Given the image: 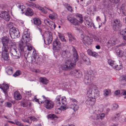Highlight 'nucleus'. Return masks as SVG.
Returning a JSON list of instances; mask_svg holds the SVG:
<instances>
[{"mask_svg": "<svg viewBox=\"0 0 126 126\" xmlns=\"http://www.w3.org/2000/svg\"><path fill=\"white\" fill-rule=\"evenodd\" d=\"M31 40V37L29 32L28 31L24 32L23 33L21 41L19 44V47L22 50L23 48L24 43L27 45V44Z\"/></svg>", "mask_w": 126, "mask_h": 126, "instance_id": "f257e3e1", "label": "nucleus"}, {"mask_svg": "<svg viewBox=\"0 0 126 126\" xmlns=\"http://www.w3.org/2000/svg\"><path fill=\"white\" fill-rule=\"evenodd\" d=\"M102 108H100L99 107H97V108L93 107V116L94 117L93 118L94 119L97 120L99 119H103L105 116V114L104 113H101L102 112L103 109V106H101Z\"/></svg>", "mask_w": 126, "mask_h": 126, "instance_id": "f03ea898", "label": "nucleus"}, {"mask_svg": "<svg viewBox=\"0 0 126 126\" xmlns=\"http://www.w3.org/2000/svg\"><path fill=\"white\" fill-rule=\"evenodd\" d=\"M76 61H72L68 60H66L64 63L60 65V66L63 70H68L71 69L75 66Z\"/></svg>", "mask_w": 126, "mask_h": 126, "instance_id": "7ed1b4c3", "label": "nucleus"}, {"mask_svg": "<svg viewBox=\"0 0 126 126\" xmlns=\"http://www.w3.org/2000/svg\"><path fill=\"white\" fill-rule=\"evenodd\" d=\"M94 78L93 72L91 70H90L88 71L87 75L85 76L84 82L87 85L92 81Z\"/></svg>", "mask_w": 126, "mask_h": 126, "instance_id": "20e7f679", "label": "nucleus"}, {"mask_svg": "<svg viewBox=\"0 0 126 126\" xmlns=\"http://www.w3.org/2000/svg\"><path fill=\"white\" fill-rule=\"evenodd\" d=\"M52 33L50 32L46 31L44 33V41L45 44L48 45L51 43L52 40Z\"/></svg>", "mask_w": 126, "mask_h": 126, "instance_id": "39448f33", "label": "nucleus"}, {"mask_svg": "<svg viewBox=\"0 0 126 126\" xmlns=\"http://www.w3.org/2000/svg\"><path fill=\"white\" fill-rule=\"evenodd\" d=\"M112 28L115 31L119 30L122 26V23L119 19H115L112 23Z\"/></svg>", "mask_w": 126, "mask_h": 126, "instance_id": "423d86ee", "label": "nucleus"}, {"mask_svg": "<svg viewBox=\"0 0 126 126\" xmlns=\"http://www.w3.org/2000/svg\"><path fill=\"white\" fill-rule=\"evenodd\" d=\"M42 97L45 100L44 101H41V103H45L44 106L46 109L48 110H51L52 109L54 105L53 102L51 101L47 100L44 95H43Z\"/></svg>", "mask_w": 126, "mask_h": 126, "instance_id": "0eeeda50", "label": "nucleus"}, {"mask_svg": "<svg viewBox=\"0 0 126 126\" xmlns=\"http://www.w3.org/2000/svg\"><path fill=\"white\" fill-rule=\"evenodd\" d=\"M9 33L11 38L13 39L19 37L20 36L19 31L14 27H13L10 29Z\"/></svg>", "mask_w": 126, "mask_h": 126, "instance_id": "6e6552de", "label": "nucleus"}, {"mask_svg": "<svg viewBox=\"0 0 126 126\" xmlns=\"http://www.w3.org/2000/svg\"><path fill=\"white\" fill-rule=\"evenodd\" d=\"M119 0H103V5L104 7L106 8L111 9L112 7L111 4H110L108 2H110L113 3H117L119 1Z\"/></svg>", "mask_w": 126, "mask_h": 126, "instance_id": "1a4fd4ad", "label": "nucleus"}, {"mask_svg": "<svg viewBox=\"0 0 126 126\" xmlns=\"http://www.w3.org/2000/svg\"><path fill=\"white\" fill-rule=\"evenodd\" d=\"M81 37L83 39V41L84 43H85L88 45L92 44L93 39L91 37L86 35H84L82 34L81 35Z\"/></svg>", "mask_w": 126, "mask_h": 126, "instance_id": "9d476101", "label": "nucleus"}, {"mask_svg": "<svg viewBox=\"0 0 126 126\" xmlns=\"http://www.w3.org/2000/svg\"><path fill=\"white\" fill-rule=\"evenodd\" d=\"M88 98L85 101L86 104L92 106L94 105L95 103V98L94 95L91 96V95L88 96Z\"/></svg>", "mask_w": 126, "mask_h": 126, "instance_id": "9b49d317", "label": "nucleus"}, {"mask_svg": "<svg viewBox=\"0 0 126 126\" xmlns=\"http://www.w3.org/2000/svg\"><path fill=\"white\" fill-rule=\"evenodd\" d=\"M0 17L7 21H9L10 19L9 13L5 11H3L1 12L0 13Z\"/></svg>", "mask_w": 126, "mask_h": 126, "instance_id": "f8f14e48", "label": "nucleus"}, {"mask_svg": "<svg viewBox=\"0 0 126 126\" xmlns=\"http://www.w3.org/2000/svg\"><path fill=\"white\" fill-rule=\"evenodd\" d=\"M84 19L85 25L88 28L91 27L93 25L91 19L89 17H84Z\"/></svg>", "mask_w": 126, "mask_h": 126, "instance_id": "ddd939ff", "label": "nucleus"}, {"mask_svg": "<svg viewBox=\"0 0 126 126\" xmlns=\"http://www.w3.org/2000/svg\"><path fill=\"white\" fill-rule=\"evenodd\" d=\"M116 41L115 38H111L107 43V46L109 47L115 46L116 44Z\"/></svg>", "mask_w": 126, "mask_h": 126, "instance_id": "4468645a", "label": "nucleus"}, {"mask_svg": "<svg viewBox=\"0 0 126 126\" xmlns=\"http://www.w3.org/2000/svg\"><path fill=\"white\" fill-rule=\"evenodd\" d=\"M0 88L2 90L5 94H7L9 89L8 84L3 83L2 85H0Z\"/></svg>", "mask_w": 126, "mask_h": 126, "instance_id": "2eb2a0df", "label": "nucleus"}, {"mask_svg": "<svg viewBox=\"0 0 126 126\" xmlns=\"http://www.w3.org/2000/svg\"><path fill=\"white\" fill-rule=\"evenodd\" d=\"M71 73L76 78H80L82 76V72L79 70H75L72 71Z\"/></svg>", "mask_w": 126, "mask_h": 126, "instance_id": "dca6fc26", "label": "nucleus"}, {"mask_svg": "<svg viewBox=\"0 0 126 126\" xmlns=\"http://www.w3.org/2000/svg\"><path fill=\"white\" fill-rule=\"evenodd\" d=\"M67 19L71 23L75 25H77L79 24L78 20L75 18L67 17Z\"/></svg>", "mask_w": 126, "mask_h": 126, "instance_id": "f3484780", "label": "nucleus"}, {"mask_svg": "<svg viewBox=\"0 0 126 126\" xmlns=\"http://www.w3.org/2000/svg\"><path fill=\"white\" fill-rule=\"evenodd\" d=\"M16 48L10 49L9 52L12 55L14 56H15V58L17 59L19 58L18 54H17Z\"/></svg>", "mask_w": 126, "mask_h": 126, "instance_id": "a211bd4d", "label": "nucleus"}, {"mask_svg": "<svg viewBox=\"0 0 126 126\" xmlns=\"http://www.w3.org/2000/svg\"><path fill=\"white\" fill-rule=\"evenodd\" d=\"M72 51L73 52L74 58L73 60H74V61H76V62L78 60V55L76 50L75 48L73 47L72 49Z\"/></svg>", "mask_w": 126, "mask_h": 126, "instance_id": "6ab92c4d", "label": "nucleus"}, {"mask_svg": "<svg viewBox=\"0 0 126 126\" xmlns=\"http://www.w3.org/2000/svg\"><path fill=\"white\" fill-rule=\"evenodd\" d=\"M87 53L89 56L94 57H96L98 56V54L97 53L95 52H93L90 49L88 50Z\"/></svg>", "mask_w": 126, "mask_h": 126, "instance_id": "aec40b11", "label": "nucleus"}, {"mask_svg": "<svg viewBox=\"0 0 126 126\" xmlns=\"http://www.w3.org/2000/svg\"><path fill=\"white\" fill-rule=\"evenodd\" d=\"M2 42L3 45H8L9 42L8 38L7 37L4 36L2 38Z\"/></svg>", "mask_w": 126, "mask_h": 126, "instance_id": "412c9836", "label": "nucleus"}, {"mask_svg": "<svg viewBox=\"0 0 126 126\" xmlns=\"http://www.w3.org/2000/svg\"><path fill=\"white\" fill-rule=\"evenodd\" d=\"M69 107V108L73 109L75 111L77 110L79 108L77 104H75L74 103L70 104Z\"/></svg>", "mask_w": 126, "mask_h": 126, "instance_id": "4be33fe9", "label": "nucleus"}, {"mask_svg": "<svg viewBox=\"0 0 126 126\" xmlns=\"http://www.w3.org/2000/svg\"><path fill=\"white\" fill-rule=\"evenodd\" d=\"M108 63L114 69L117 62L113 61L111 59H109L108 60Z\"/></svg>", "mask_w": 126, "mask_h": 126, "instance_id": "5701e85b", "label": "nucleus"}, {"mask_svg": "<svg viewBox=\"0 0 126 126\" xmlns=\"http://www.w3.org/2000/svg\"><path fill=\"white\" fill-rule=\"evenodd\" d=\"M8 45H3L2 49V53H8L10 50Z\"/></svg>", "mask_w": 126, "mask_h": 126, "instance_id": "b1692460", "label": "nucleus"}, {"mask_svg": "<svg viewBox=\"0 0 126 126\" xmlns=\"http://www.w3.org/2000/svg\"><path fill=\"white\" fill-rule=\"evenodd\" d=\"M2 57L4 61H8L10 60L8 53H2Z\"/></svg>", "mask_w": 126, "mask_h": 126, "instance_id": "393cba45", "label": "nucleus"}, {"mask_svg": "<svg viewBox=\"0 0 126 126\" xmlns=\"http://www.w3.org/2000/svg\"><path fill=\"white\" fill-rule=\"evenodd\" d=\"M33 23L34 25L37 26H39L41 24V22L40 20L37 18H34L33 19Z\"/></svg>", "mask_w": 126, "mask_h": 126, "instance_id": "a878e982", "label": "nucleus"}, {"mask_svg": "<svg viewBox=\"0 0 126 126\" xmlns=\"http://www.w3.org/2000/svg\"><path fill=\"white\" fill-rule=\"evenodd\" d=\"M61 43L58 40H55L53 42V48H57L58 47H60Z\"/></svg>", "mask_w": 126, "mask_h": 126, "instance_id": "bb28decb", "label": "nucleus"}, {"mask_svg": "<svg viewBox=\"0 0 126 126\" xmlns=\"http://www.w3.org/2000/svg\"><path fill=\"white\" fill-rule=\"evenodd\" d=\"M33 13L32 9L30 8H28L25 13V15L29 16H32L33 15Z\"/></svg>", "mask_w": 126, "mask_h": 126, "instance_id": "cd10ccee", "label": "nucleus"}, {"mask_svg": "<svg viewBox=\"0 0 126 126\" xmlns=\"http://www.w3.org/2000/svg\"><path fill=\"white\" fill-rule=\"evenodd\" d=\"M67 34L69 38V40L70 42H71L72 41H76V39L74 37L73 35L70 33H68Z\"/></svg>", "mask_w": 126, "mask_h": 126, "instance_id": "c85d7f7f", "label": "nucleus"}, {"mask_svg": "<svg viewBox=\"0 0 126 126\" xmlns=\"http://www.w3.org/2000/svg\"><path fill=\"white\" fill-rule=\"evenodd\" d=\"M82 59L87 65H89L91 63L90 60L86 55H84Z\"/></svg>", "mask_w": 126, "mask_h": 126, "instance_id": "c756f323", "label": "nucleus"}, {"mask_svg": "<svg viewBox=\"0 0 126 126\" xmlns=\"http://www.w3.org/2000/svg\"><path fill=\"white\" fill-rule=\"evenodd\" d=\"M76 17L78 22L81 23H82L83 21V20L81 15L77 14L76 15Z\"/></svg>", "mask_w": 126, "mask_h": 126, "instance_id": "7c9ffc66", "label": "nucleus"}, {"mask_svg": "<svg viewBox=\"0 0 126 126\" xmlns=\"http://www.w3.org/2000/svg\"><path fill=\"white\" fill-rule=\"evenodd\" d=\"M9 47L10 49L16 48V43L12 40L9 41Z\"/></svg>", "mask_w": 126, "mask_h": 126, "instance_id": "2f4dec72", "label": "nucleus"}, {"mask_svg": "<svg viewBox=\"0 0 126 126\" xmlns=\"http://www.w3.org/2000/svg\"><path fill=\"white\" fill-rule=\"evenodd\" d=\"M123 67L122 64H121L119 62H117V63L114 69L117 70H120L123 68Z\"/></svg>", "mask_w": 126, "mask_h": 126, "instance_id": "473e14b6", "label": "nucleus"}, {"mask_svg": "<svg viewBox=\"0 0 126 126\" xmlns=\"http://www.w3.org/2000/svg\"><path fill=\"white\" fill-rule=\"evenodd\" d=\"M121 9L123 14L125 16H126L125 4L123 3L122 4L121 7Z\"/></svg>", "mask_w": 126, "mask_h": 126, "instance_id": "72a5a7b5", "label": "nucleus"}, {"mask_svg": "<svg viewBox=\"0 0 126 126\" xmlns=\"http://www.w3.org/2000/svg\"><path fill=\"white\" fill-rule=\"evenodd\" d=\"M58 36L62 41L66 43V41L65 39V37L63 34L59 33Z\"/></svg>", "mask_w": 126, "mask_h": 126, "instance_id": "f704fd0d", "label": "nucleus"}, {"mask_svg": "<svg viewBox=\"0 0 126 126\" xmlns=\"http://www.w3.org/2000/svg\"><path fill=\"white\" fill-rule=\"evenodd\" d=\"M41 82L43 84H46L49 82V81L45 78H40Z\"/></svg>", "mask_w": 126, "mask_h": 126, "instance_id": "c9c22d12", "label": "nucleus"}, {"mask_svg": "<svg viewBox=\"0 0 126 126\" xmlns=\"http://www.w3.org/2000/svg\"><path fill=\"white\" fill-rule=\"evenodd\" d=\"M120 33L123 36L124 39L126 40V28L124 30H122Z\"/></svg>", "mask_w": 126, "mask_h": 126, "instance_id": "e433bc0d", "label": "nucleus"}, {"mask_svg": "<svg viewBox=\"0 0 126 126\" xmlns=\"http://www.w3.org/2000/svg\"><path fill=\"white\" fill-rule=\"evenodd\" d=\"M61 103L62 105H66L67 102L66 99L65 97H62L61 98Z\"/></svg>", "mask_w": 126, "mask_h": 126, "instance_id": "4c0bfd02", "label": "nucleus"}, {"mask_svg": "<svg viewBox=\"0 0 126 126\" xmlns=\"http://www.w3.org/2000/svg\"><path fill=\"white\" fill-rule=\"evenodd\" d=\"M6 72L9 75H12L13 73L12 68L10 67H8L7 69Z\"/></svg>", "mask_w": 126, "mask_h": 126, "instance_id": "58836bf2", "label": "nucleus"}, {"mask_svg": "<svg viewBox=\"0 0 126 126\" xmlns=\"http://www.w3.org/2000/svg\"><path fill=\"white\" fill-rule=\"evenodd\" d=\"M120 114L119 113H117L115 116L113 117L112 118V120L113 121H118L119 119V117L120 116Z\"/></svg>", "mask_w": 126, "mask_h": 126, "instance_id": "ea45409f", "label": "nucleus"}, {"mask_svg": "<svg viewBox=\"0 0 126 126\" xmlns=\"http://www.w3.org/2000/svg\"><path fill=\"white\" fill-rule=\"evenodd\" d=\"M117 53L119 57H121L124 55V52L121 49H119L117 50Z\"/></svg>", "mask_w": 126, "mask_h": 126, "instance_id": "a19ab883", "label": "nucleus"}, {"mask_svg": "<svg viewBox=\"0 0 126 126\" xmlns=\"http://www.w3.org/2000/svg\"><path fill=\"white\" fill-rule=\"evenodd\" d=\"M48 25L49 27L51 29H55V28L56 26L54 22L51 21Z\"/></svg>", "mask_w": 126, "mask_h": 126, "instance_id": "79ce46f5", "label": "nucleus"}, {"mask_svg": "<svg viewBox=\"0 0 126 126\" xmlns=\"http://www.w3.org/2000/svg\"><path fill=\"white\" fill-rule=\"evenodd\" d=\"M30 6L32 8H36L40 9V7L38 4H36L34 3H31L30 4Z\"/></svg>", "mask_w": 126, "mask_h": 126, "instance_id": "37998d69", "label": "nucleus"}, {"mask_svg": "<svg viewBox=\"0 0 126 126\" xmlns=\"http://www.w3.org/2000/svg\"><path fill=\"white\" fill-rule=\"evenodd\" d=\"M93 38L95 41L99 42H101V37L96 36H94Z\"/></svg>", "mask_w": 126, "mask_h": 126, "instance_id": "c03bdc74", "label": "nucleus"}, {"mask_svg": "<svg viewBox=\"0 0 126 126\" xmlns=\"http://www.w3.org/2000/svg\"><path fill=\"white\" fill-rule=\"evenodd\" d=\"M66 8L67 9L71 12H72L73 11L72 7L69 4H67L66 5Z\"/></svg>", "mask_w": 126, "mask_h": 126, "instance_id": "a18cd8bd", "label": "nucleus"}, {"mask_svg": "<svg viewBox=\"0 0 126 126\" xmlns=\"http://www.w3.org/2000/svg\"><path fill=\"white\" fill-rule=\"evenodd\" d=\"M33 58L35 61H38L39 60V58L38 55L36 54H34L33 56Z\"/></svg>", "mask_w": 126, "mask_h": 126, "instance_id": "49530a36", "label": "nucleus"}, {"mask_svg": "<svg viewBox=\"0 0 126 126\" xmlns=\"http://www.w3.org/2000/svg\"><path fill=\"white\" fill-rule=\"evenodd\" d=\"M15 124H16L17 125L20 126H23V124H21L20 122L18 121V120L15 119Z\"/></svg>", "mask_w": 126, "mask_h": 126, "instance_id": "de8ad7c7", "label": "nucleus"}, {"mask_svg": "<svg viewBox=\"0 0 126 126\" xmlns=\"http://www.w3.org/2000/svg\"><path fill=\"white\" fill-rule=\"evenodd\" d=\"M120 81H126V76L124 75L121 76L119 79Z\"/></svg>", "mask_w": 126, "mask_h": 126, "instance_id": "09e8293b", "label": "nucleus"}, {"mask_svg": "<svg viewBox=\"0 0 126 126\" xmlns=\"http://www.w3.org/2000/svg\"><path fill=\"white\" fill-rule=\"evenodd\" d=\"M21 72L20 71L18 70L13 75V76L15 77H16L20 75L21 74Z\"/></svg>", "mask_w": 126, "mask_h": 126, "instance_id": "8fccbe9b", "label": "nucleus"}, {"mask_svg": "<svg viewBox=\"0 0 126 126\" xmlns=\"http://www.w3.org/2000/svg\"><path fill=\"white\" fill-rule=\"evenodd\" d=\"M14 96L15 99L16 100H19L22 98L21 95H14Z\"/></svg>", "mask_w": 126, "mask_h": 126, "instance_id": "3c124183", "label": "nucleus"}, {"mask_svg": "<svg viewBox=\"0 0 126 126\" xmlns=\"http://www.w3.org/2000/svg\"><path fill=\"white\" fill-rule=\"evenodd\" d=\"M104 94H110V91L109 89H106L104 91Z\"/></svg>", "mask_w": 126, "mask_h": 126, "instance_id": "603ef678", "label": "nucleus"}, {"mask_svg": "<svg viewBox=\"0 0 126 126\" xmlns=\"http://www.w3.org/2000/svg\"><path fill=\"white\" fill-rule=\"evenodd\" d=\"M12 104L9 102H7L5 103V106L6 107L10 108L12 107Z\"/></svg>", "mask_w": 126, "mask_h": 126, "instance_id": "864d4df0", "label": "nucleus"}, {"mask_svg": "<svg viewBox=\"0 0 126 126\" xmlns=\"http://www.w3.org/2000/svg\"><path fill=\"white\" fill-rule=\"evenodd\" d=\"M93 94L92 89L90 88L87 89V94Z\"/></svg>", "mask_w": 126, "mask_h": 126, "instance_id": "5fc2aeb1", "label": "nucleus"}, {"mask_svg": "<svg viewBox=\"0 0 126 126\" xmlns=\"http://www.w3.org/2000/svg\"><path fill=\"white\" fill-rule=\"evenodd\" d=\"M113 107L112 109L114 110H116L118 109V105L116 104H114L113 105Z\"/></svg>", "mask_w": 126, "mask_h": 126, "instance_id": "6e6d98bb", "label": "nucleus"}, {"mask_svg": "<svg viewBox=\"0 0 126 126\" xmlns=\"http://www.w3.org/2000/svg\"><path fill=\"white\" fill-rule=\"evenodd\" d=\"M29 118L32 121H37V119L34 116H30L29 117Z\"/></svg>", "mask_w": 126, "mask_h": 126, "instance_id": "4d7b16f0", "label": "nucleus"}, {"mask_svg": "<svg viewBox=\"0 0 126 126\" xmlns=\"http://www.w3.org/2000/svg\"><path fill=\"white\" fill-rule=\"evenodd\" d=\"M61 108L63 110H65L68 108V107L66 105H61Z\"/></svg>", "mask_w": 126, "mask_h": 126, "instance_id": "13d9d810", "label": "nucleus"}, {"mask_svg": "<svg viewBox=\"0 0 126 126\" xmlns=\"http://www.w3.org/2000/svg\"><path fill=\"white\" fill-rule=\"evenodd\" d=\"M39 9L42 12H44L45 14H46L47 13V11L43 8L40 7V9Z\"/></svg>", "mask_w": 126, "mask_h": 126, "instance_id": "bf43d9fd", "label": "nucleus"}, {"mask_svg": "<svg viewBox=\"0 0 126 126\" xmlns=\"http://www.w3.org/2000/svg\"><path fill=\"white\" fill-rule=\"evenodd\" d=\"M27 44H29V43H28ZM26 46H27V50L29 51H31V50L32 49V46H28L27 45H26Z\"/></svg>", "mask_w": 126, "mask_h": 126, "instance_id": "052dcab7", "label": "nucleus"}, {"mask_svg": "<svg viewBox=\"0 0 126 126\" xmlns=\"http://www.w3.org/2000/svg\"><path fill=\"white\" fill-rule=\"evenodd\" d=\"M44 22L45 23L47 24H49L51 21H50L49 19H45L44 20Z\"/></svg>", "mask_w": 126, "mask_h": 126, "instance_id": "680f3d73", "label": "nucleus"}, {"mask_svg": "<svg viewBox=\"0 0 126 126\" xmlns=\"http://www.w3.org/2000/svg\"><path fill=\"white\" fill-rule=\"evenodd\" d=\"M70 100L72 102H76V103H77L78 102L74 98H73L71 97H69Z\"/></svg>", "mask_w": 126, "mask_h": 126, "instance_id": "e2e57ef3", "label": "nucleus"}, {"mask_svg": "<svg viewBox=\"0 0 126 126\" xmlns=\"http://www.w3.org/2000/svg\"><path fill=\"white\" fill-rule=\"evenodd\" d=\"M56 104L57 107L60 106V105H62L61 103L60 102V101H56Z\"/></svg>", "mask_w": 126, "mask_h": 126, "instance_id": "0e129e2a", "label": "nucleus"}, {"mask_svg": "<svg viewBox=\"0 0 126 126\" xmlns=\"http://www.w3.org/2000/svg\"><path fill=\"white\" fill-rule=\"evenodd\" d=\"M60 110L59 109H56L55 110V113L57 114H59L60 113Z\"/></svg>", "mask_w": 126, "mask_h": 126, "instance_id": "69168bd1", "label": "nucleus"}, {"mask_svg": "<svg viewBox=\"0 0 126 126\" xmlns=\"http://www.w3.org/2000/svg\"><path fill=\"white\" fill-rule=\"evenodd\" d=\"M85 0H81L80 2L82 6H84L85 5Z\"/></svg>", "mask_w": 126, "mask_h": 126, "instance_id": "338daca9", "label": "nucleus"}, {"mask_svg": "<svg viewBox=\"0 0 126 126\" xmlns=\"http://www.w3.org/2000/svg\"><path fill=\"white\" fill-rule=\"evenodd\" d=\"M21 105L23 107H26L28 106V105L26 103L23 102L21 104Z\"/></svg>", "mask_w": 126, "mask_h": 126, "instance_id": "774afa93", "label": "nucleus"}]
</instances>
